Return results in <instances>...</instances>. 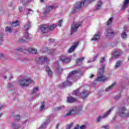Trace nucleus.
<instances>
[{"label": "nucleus", "mask_w": 129, "mask_h": 129, "mask_svg": "<svg viewBox=\"0 0 129 129\" xmlns=\"http://www.w3.org/2000/svg\"><path fill=\"white\" fill-rule=\"evenodd\" d=\"M104 62H105V57H101L100 59L101 67L98 70L97 78L95 79V81L97 82H104L108 79L104 75V68L105 67V64L103 63Z\"/></svg>", "instance_id": "f257e3e1"}, {"label": "nucleus", "mask_w": 129, "mask_h": 129, "mask_svg": "<svg viewBox=\"0 0 129 129\" xmlns=\"http://www.w3.org/2000/svg\"><path fill=\"white\" fill-rule=\"evenodd\" d=\"M93 2H95V0H82L81 1L78 2L76 3L73 13L74 14L76 13V11L80 10L82 7H87L89 4L93 3Z\"/></svg>", "instance_id": "f03ea898"}, {"label": "nucleus", "mask_w": 129, "mask_h": 129, "mask_svg": "<svg viewBox=\"0 0 129 129\" xmlns=\"http://www.w3.org/2000/svg\"><path fill=\"white\" fill-rule=\"evenodd\" d=\"M79 73V71H73L70 73L69 75L68 76L67 81L64 82V83L61 84L59 85V87L60 88H64V87H66V86H70L72 83L70 82V78L72 77L74 75H76V74H78Z\"/></svg>", "instance_id": "7ed1b4c3"}, {"label": "nucleus", "mask_w": 129, "mask_h": 129, "mask_svg": "<svg viewBox=\"0 0 129 129\" xmlns=\"http://www.w3.org/2000/svg\"><path fill=\"white\" fill-rule=\"evenodd\" d=\"M32 83H34V81L29 77H24L18 81V84L21 87H27Z\"/></svg>", "instance_id": "20e7f679"}, {"label": "nucleus", "mask_w": 129, "mask_h": 129, "mask_svg": "<svg viewBox=\"0 0 129 129\" xmlns=\"http://www.w3.org/2000/svg\"><path fill=\"white\" fill-rule=\"evenodd\" d=\"M82 106L73 107L70 111L66 114L65 116H71L75 113H79L80 111H82Z\"/></svg>", "instance_id": "39448f33"}, {"label": "nucleus", "mask_w": 129, "mask_h": 129, "mask_svg": "<svg viewBox=\"0 0 129 129\" xmlns=\"http://www.w3.org/2000/svg\"><path fill=\"white\" fill-rule=\"evenodd\" d=\"M73 94L76 96H80V97H82L83 99H85V98H86V97H87V96H88L89 95V92L86 90H84L81 93H80L79 92V90H77L73 91Z\"/></svg>", "instance_id": "423d86ee"}, {"label": "nucleus", "mask_w": 129, "mask_h": 129, "mask_svg": "<svg viewBox=\"0 0 129 129\" xmlns=\"http://www.w3.org/2000/svg\"><path fill=\"white\" fill-rule=\"evenodd\" d=\"M113 110V107L110 108L108 111H107L105 113H104L102 116L99 115L97 118V122H100V120L102 119V118H106L110 113H111V111Z\"/></svg>", "instance_id": "0eeeda50"}, {"label": "nucleus", "mask_w": 129, "mask_h": 129, "mask_svg": "<svg viewBox=\"0 0 129 129\" xmlns=\"http://www.w3.org/2000/svg\"><path fill=\"white\" fill-rule=\"evenodd\" d=\"M81 26V23L80 22H74L71 25V35H72L73 33H75V32H76L77 31V29L79 28Z\"/></svg>", "instance_id": "6e6552de"}, {"label": "nucleus", "mask_w": 129, "mask_h": 129, "mask_svg": "<svg viewBox=\"0 0 129 129\" xmlns=\"http://www.w3.org/2000/svg\"><path fill=\"white\" fill-rule=\"evenodd\" d=\"M35 60L38 64H41V63H44V62H48V61H49V58L46 56H41L36 57Z\"/></svg>", "instance_id": "1a4fd4ad"}, {"label": "nucleus", "mask_w": 129, "mask_h": 129, "mask_svg": "<svg viewBox=\"0 0 129 129\" xmlns=\"http://www.w3.org/2000/svg\"><path fill=\"white\" fill-rule=\"evenodd\" d=\"M59 60L62 61V63H67L71 62V56H66L65 55H62L59 57Z\"/></svg>", "instance_id": "9d476101"}, {"label": "nucleus", "mask_w": 129, "mask_h": 129, "mask_svg": "<svg viewBox=\"0 0 129 129\" xmlns=\"http://www.w3.org/2000/svg\"><path fill=\"white\" fill-rule=\"evenodd\" d=\"M40 30L43 34H46L49 32V25L45 24L41 25L40 27Z\"/></svg>", "instance_id": "9b49d317"}, {"label": "nucleus", "mask_w": 129, "mask_h": 129, "mask_svg": "<svg viewBox=\"0 0 129 129\" xmlns=\"http://www.w3.org/2000/svg\"><path fill=\"white\" fill-rule=\"evenodd\" d=\"M105 35L106 37H110V36L113 35V31L111 28H109L106 30Z\"/></svg>", "instance_id": "f8f14e48"}, {"label": "nucleus", "mask_w": 129, "mask_h": 129, "mask_svg": "<svg viewBox=\"0 0 129 129\" xmlns=\"http://www.w3.org/2000/svg\"><path fill=\"white\" fill-rule=\"evenodd\" d=\"M30 39L29 37V33L26 32L23 36V37L20 39V42H26L27 40Z\"/></svg>", "instance_id": "ddd939ff"}, {"label": "nucleus", "mask_w": 129, "mask_h": 129, "mask_svg": "<svg viewBox=\"0 0 129 129\" xmlns=\"http://www.w3.org/2000/svg\"><path fill=\"white\" fill-rule=\"evenodd\" d=\"M56 8H57V7L53 5L48 6L45 9V13H49V12H51L52 10H55Z\"/></svg>", "instance_id": "4468645a"}, {"label": "nucleus", "mask_w": 129, "mask_h": 129, "mask_svg": "<svg viewBox=\"0 0 129 129\" xmlns=\"http://www.w3.org/2000/svg\"><path fill=\"white\" fill-rule=\"evenodd\" d=\"M78 42H76L74 45L72 46L69 49H68V53H72L74 50H75V48L78 46Z\"/></svg>", "instance_id": "2eb2a0df"}, {"label": "nucleus", "mask_w": 129, "mask_h": 129, "mask_svg": "<svg viewBox=\"0 0 129 129\" xmlns=\"http://www.w3.org/2000/svg\"><path fill=\"white\" fill-rule=\"evenodd\" d=\"M67 101L70 103H73V102H76L77 101V99L72 96H69L67 98Z\"/></svg>", "instance_id": "dca6fc26"}, {"label": "nucleus", "mask_w": 129, "mask_h": 129, "mask_svg": "<svg viewBox=\"0 0 129 129\" xmlns=\"http://www.w3.org/2000/svg\"><path fill=\"white\" fill-rule=\"evenodd\" d=\"M102 6V2L100 1H99L96 6L95 10V11H99V10L101 9V7Z\"/></svg>", "instance_id": "f3484780"}, {"label": "nucleus", "mask_w": 129, "mask_h": 129, "mask_svg": "<svg viewBox=\"0 0 129 129\" xmlns=\"http://www.w3.org/2000/svg\"><path fill=\"white\" fill-rule=\"evenodd\" d=\"M84 59H85V57H82L81 58H77L76 60V63L77 65H81V64H82V62H83V60H84Z\"/></svg>", "instance_id": "a211bd4d"}, {"label": "nucleus", "mask_w": 129, "mask_h": 129, "mask_svg": "<svg viewBox=\"0 0 129 129\" xmlns=\"http://www.w3.org/2000/svg\"><path fill=\"white\" fill-rule=\"evenodd\" d=\"M27 51L32 54H37V49L33 47L28 48Z\"/></svg>", "instance_id": "6ab92c4d"}, {"label": "nucleus", "mask_w": 129, "mask_h": 129, "mask_svg": "<svg viewBox=\"0 0 129 129\" xmlns=\"http://www.w3.org/2000/svg\"><path fill=\"white\" fill-rule=\"evenodd\" d=\"M100 39V34H95L94 37L91 39V41H98Z\"/></svg>", "instance_id": "aec40b11"}, {"label": "nucleus", "mask_w": 129, "mask_h": 129, "mask_svg": "<svg viewBox=\"0 0 129 129\" xmlns=\"http://www.w3.org/2000/svg\"><path fill=\"white\" fill-rule=\"evenodd\" d=\"M11 126L13 129H19L21 127V126L19 124H17L15 122L11 123Z\"/></svg>", "instance_id": "412c9836"}, {"label": "nucleus", "mask_w": 129, "mask_h": 129, "mask_svg": "<svg viewBox=\"0 0 129 129\" xmlns=\"http://www.w3.org/2000/svg\"><path fill=\"white\" fill-rule=\"evenodd\" d=\"M128 4H129V0H124L123 5L122 6L121 8V11H123V10H124V9H125V8H126V7L128 6Z\"/></svg>", "instance_id": "4be33fe9"}, {"label": "nucleus", "mask_w": 129, "mask_h": 129, "mask_svg": "<svg viewBox=\"0 0 129 129\" xmlns=\"http://www.w3.org/2000/svg\"><path fill=\"white\" fill-rule=\"evenodd\" d=\"M30 22L28 21L27 24L24 27V31H28L30 28H31V25H30Z\"/></svg>", "instance_id": "5701e85b"}, {"label": "nucleus", "mask_w": 129, "mask_h": 129, "mask_svg": "<svg viewBox=\"0 0 129 129\" xmlns=\"http://www.w3.org/2000/svg\"><path fill=\"white\" fill-rule=\"evenodd\" d=\"M23 51V49L21 47L18 48L16 49H14L13 50H12V53H14V54H17L18 52H22Z\"/></svg>", "instance_id": "b1692460"}, {"label": "nucleus", "mask_w": 129, "mask_h": 129, "mask_svg": "<svg viewBox=\"0 0 129 129\" xmlns=\"http://www.w3.org/2000/svg\"><path fill=\"white\" fill-rule=\"evenodd\" d=\"M45 110V102H41L40 107V111H44Z\"/></svg>", "instance_id": "393cba45"}, {"label": "nucleus", "mask_w": 129, "mask_h": 129, "mask_svg": "<svg viewBox=\"0 0 129 129\" xmlns=\"http://www.w3.org/2000/svg\"><path fill=\"white\" fill-rule=\"evenodd\" d=\"M46 69V72L48 74V76H49V77H52V71H51V69H50V68L47 67Z\"/></svg>", "instance_id": "a878e982"}, {"label": "nucleus", "mask_w": 129, "mask_h": 129, "mask_svg": "<svg viewBox=\"0 0 129 129\" xmlns=\"http://www.w3.org/2000/svg\"><path fill=\"white\" fill-rule=\"evenodd\" d=\"M121 64V61L120 60H117L115 64V67L114 68L116 69H117V68H118L120 65Z\"/></svg>", "instance_id": "bb28decb"}, {"label": "nucleus", "mask_w": 129, "mask_h": 129, "mask_svg": "<svg viewBox=\"0 0 129 129\" xmlns=\"http://www.w3.org/2000/svg\"><path fill=\"white\" fill-rule=\"evenodd\" d=\"M113 56H114V57H119V56H120V52L118 51H114L113 52Z\"/></svg>", "instance_id": "cd10ccee"}, {"label": "nucleus", "mask_w": 129, "mask_h": 129, "mask_svg": "<svg viewBox=\"0 0 129 129\" xmlns=\"http://www.w3.org/2000/svg\"><path fill=\"white\" fill-rule=\"evenodd\" d=\"M56 27H57L56 24H52L50 26H49V32H50V31H53Z\"/></svg>", "instance_id": "c85d7f7f"}, {"label": "nucleus", "mask_w": 129, "mask_h": 129, "mask_svg": "<svg viewBox=\"0 0 129 129\" xmlns=\"http://www.w3.org/2000/svg\"><path fill=\"white\" fill-rule=\"evenodd\" d=\"M115 84H116L115 83L112 84L110 86L106 88L105 91H109V90H110V89H111V88H112V87H113Z\"/></svg>", "instance_id": "c756f323"}, {"label": "nucleus", "mask_w": 129, "mask_h": 129, "mask_svg": "<svg viewBox=\"0 0 129 129\" xmlns=\"http://www.w3.org/2000/svg\"><path fill=\"white\" fill-rule=\"evenodd\" d=\"M47 124H48V121H45L42 124L39 129H44L45 128L46 126H47Z\"/></svg>", "instance_id": "7c9ffc66"}, {"label": "nucleus", "mask_w": 129, "mask_h": 129, "mask_svg": "<svg viewBox=\"0 0 129 129\" xmlns=\"http://www.w3.org/2000/svg\"><path fill=\"white\" fill-rule=\"evenodd\" d=\"M5 30L7 33H12V32H13V29L10 27H6Z\"/></svg>", "instance_id": "2f4dec72"}, {"label": "nucleus", "mask_w": 129, "mask_h": 129, "mask_svg": "<svg viewBox=\"0 0 129 129\" xmlns=\"http://www.w3.org/2000/svg\"><path fill=\"white\" fill-rule=\"evenodd\" d=\"M112 17H110L109 20L107 21V26H109V25H111L112 23Z\"/></svg>", "instance_id": "473e14b6"}, {"label": "nucleus", "mask_w": 129, "mask_h": 129, "mask_svg": "<svg viewBox=\"0 0 129 129\" xmlns=\"http://www.w3.org/2000/svg\"><path fill=\"white\" fill-rule=\"evenodd\" d=\"M4 43V34H0V45Z\"/></svg>", "instance_id": "72a5a7b5"}, {"label": "nucleus", "mask_w": 129, "mask_h": 129, "mask_svg": "<svg viewBox=\"0 0 129 129\" xmlns=\"http://www.w3.org/2000/svg\"><path fill=\"white\" fill-rule=\"evenodd\" d=\"M56 70H57L58 72L59 73H61V72H62V71H63V70L62 69H61V67H60L59 66V65L58 64V63L57 64V66L56 67Z\"/></svg>", "instance_id": "f704fd0d"}, {"label": "nucleus", "mask_w": 129, "mask_h": 129, "mask_svg": "<svg viewBox=\"0 0 129 129\" xmlns=\"http://www.w3.org/2000/svg\"><path fill=\"white\" fill-rule=\"evenodd\" d=\"M33 0H22V3L23 5H27V4H29V3L32 2Z\"/></svg>", "instance_id": "c9c22d12"}, {"label": "nucleus", "mask_w": 129, "mask_h": 129, "mask_svg": "<svg viewBox=\"0 0 129 129\" xmlns=\"http://www.w3.org/2000/svg\"><path fill=\"white\" fill-rule=\"evenodd\" d=\"M19 25H20V22L19 21H16L15 22H13L12 24V27H17V26H19Z\"/></svg>", "instance_id": "e433bc0d"}, {"label": "nucleus", "mask_w": 129, "mask_h": 129, "mask_svg": "<svg viewBox=\"0 0 129 129\" xmlns=\"http://www.w3.org/2000/svg\"><path fill=\"white\" fill-rule=\"evenodd\" d=\"M121 37L122 39H123L124 40H125L126 39V34L125 32H123L121 35Z\"/></svg>", "instance_id": "4c0bfd02"}, {"label": "nucleus", "mask_w": 129, "mask_h": 129, "mask_svg": "<svg viewBox=\"0 0 129 129\" xmlns=\"http://www.w3.org/2000/svg\"><path fill=\"white\" fill-rule=\"evenodd\" d=\"M20 119H21V116H20V115L15 116V121H19Z\"/></svg>", "instance_id": "58836bf2"}, {"label": "nucleus", "mask_w": 129, "mask_h": 129, "mask_svg": "<svg viewBox=\"0 0 129 129\" xmlns=\"http://www.w3.org/2000/svg\"><path fill=\"white\" fill-rule=\"evenodd\" d=\"M38 90H39V88H38V87L34 88V89L32 91V93L33 94L35 93V92H37V91H38Z\"/></svg>", "instance_id": "ea45409f"}, {"label": "nucleus", "mask_w": 129, "mask_h": 129, "mask_svg": "<svg viewBox=\"0 0 129 129\" xmlns=\"http://www.w3.org/2000/svg\"><path fill=\"white\" fill-rule=\"evenodd\" d=\"M62 108H64V106H61L56 107L55 108V110H61V109H62Z\"/></svg>", "instance_id": "a19ab883"}, {"label": "nucleus", "mask_w": 129, "mask_h": 129, "mask_svg": "<svg viewBox=\"0 0 129 129\" xmlns=\"http://www.w3.org/2000/svg\"><path fill=\"white\" fill-rule=\"evenodd\" d=\"M114 98L117 100V99H119V98H120V94H118L116 96H115Z\"/></svg>", "instance_id": "79ce46f5"}, {"label": "nucleus", "mask_w": 129, "mask_h": 129, "mask_svg": "<svg viewBox=\"0 0 129 129\" xmlns=\"http://www.w3.org/2000/svg\"><path fill=\"white\" fill-rule=\"evenodd\" d=\"M102 129H109L108 125H103L101 126Z\"/></svg>", "instance_id": "37998d69"}, {"label": "nucleus", "mask_w": 129, "mask_h": 129, "mask_svg": "<svg viewBox=\"0 0 129 129\" xmlns=\"http://www.w3.org/2000/svg\"><path fill=\"white\" fill-rule=\"evenodd\" d=\"M80 129H86V125H82L80 127Z\"/></svg>", "instance_id": "c03bdc74"}, {"label": "nucleus", "mask_w": 129, "mask_h": 129, "mask_svg": "<svg viewBox=\"0 0 129 129\" xmlns=\"http://www.w3.org/2000/svg\"><path fill=\"white\" fill-rule=\"evenodd\" d=\"M62 20H60L58 21V26H59V27H61V25H62Z\"/></svg>", "instance_id": "a18cd8bd"}, {"label": "nucleus", "mask_w": 129, "mask_h": 129, "mask_svg": "<svg viewBox=\"0 0 129 129\" xmlns=\"http://www.w3.org/2000/svg\"><path fill=\"white\" fill-rule=\"evenodd\" d=\"M72 127V124H69L67 126V129H70Z\"/></svg>", "instance_id": "49530a36"}, {"label": "nucleus", "mask_w": 129, "mask_h": 129, "mask_svg": "<svg viewBox=\"0 0 129 129\" xmlns=\"http://www.w3.org/2000/svg\"><path fill=\"white\" fill-rule=\"evenodd\" d=\"M27 122H28V120H25L23 121L22 124H26V123H27Z\"/></svg>", "instance_id": "de8ad7c7"}, {"label": "nucleus", "mask_w": 129, "mask_h": 129, "mask_svg": "<svg viewBox=\"0 0 129 129\" xmlns=\"http://www.w3.org/2000/svg\"><path fill=\"white\" fill-rule=\"evenodd\" d=\"M94 77V75L93 74H91L89 76V78H93Z\"/></svg>", "instance_id": "09e8293b"}, {"label": "nucleus", "mask_w": 129, "mask_h": 129, "mask_svg": "<svg viewBox=\"0 0 129 129\" xmlns=\"http://www.w3.org/2000/svg\"><path fill=\"white\" fill-rule=\"evenodd\" d=\"M11 87H12V84H9L8 85V88H11Z\"/></svg>", "instance_id": "8fccbe9b"}, {"label": "nucleus", "mask_w": 129, "mask_h": 129, "mask_svg": "<svg viewBox=\"0 0 129 129\" xmlns=\"http://www.w3.org/2000/svg\"><path fill=\"white\" fill-rule=\"evenodd\" d=\"M19 12H22V11H23V8L19 7Z\"/></svg>", "instance_id": "3c124183"}, {"label": "nucleus", "mask_w": 129, "mask_h": 129, "mask_svg": "<svg viewBox=\"0 0 129 129\" xmlns=\"http://www.w3.org/2000/svg\"><path fill=\"white\" fill-rule=\"evenodd\" d=\"M3 57H4V55H3V54L0 53V59H2V58H3Z\"/></svg>", "instance_id": "603ef678"}, {"label": "nucleus", "mask_w": 129, "mask_h": 129, "mask_svg": "<svg viewBox=\"0 0 129 129\" xmlns=\"http://www.w3.org/2000/svg\"><path fill=\"white\" fill-rule=\"evenodd\" d=\"M96 58H97V56H96V58H94L93 60H91V62L94 61L95 60H96Z\"/></svg>", "instance_id": "864d4df0"}, {"label": "nucleus", "mask_w": 129, "mask_h": 129, "mask_svg": "<svg viewBox=\"0 0 129 129\" xmlns=\"http://www.w3.org/2000/svg\"><path fill=\"white\" fill-rule=\"evenodd\" d=\"M74 129H79V126L77 125L76 127H75Z\"/></svg>", "instance_id": "5fc2aeb1"}, {"label": "nucleus", "mask_w": 129, "mask_h": 129, "mask_svg": "<svg viewBox=\"0 0 129 129\" xmlns=\"http://www.w3.org/2000/svg\"><path fill=\"white\" fill-rule=\"evenodd\" d=\"M49 42H54V40L53 39H50Z\"/></svg>", "instance_id": "6e6d98bb"}, {"label": "nucleus", "mask_w": 129, "mask_h": 129, "mask_svg": "<svg viewBox=\"0 0 129 129\" xmlns=\"http://www.w3.org/2000/svg\"><path fill=\"white\" fill-rule=\"evenodd\" d=\"M30 12H33V11H32L31 9H29L28 10V13H30Z\"/></svg>", "instance_id": "4d7b16f0"}, {"label": "nucleus", "mask_w": 129, "mask_h": 129, "mask_svg": "<svg viewBox=\"0 0 129 129\" xmlns=\"http://www.w3.org/2000/svg\"><path fill=\"white\" fill-rule=\"evenodd\" d=\"M4 79H7V77L6 76H4L3 77Z\"/></svg>", "instance_id": "13d9d810"}, {"label": "nucleus", "mask_w": 129, "mask_h": 129, "mask_svg": "<svg viewBox=\"0 0 129 129\" xmlns=\"http://www.w3.org/2000/svg\"><path fill=\"white\" fill-rule=\"evenodd\" d=\"M58 126H59V124H57L56 125V128H58Z\"/></svg>", "instance_id": "bf43d9fd"}, {"label": "nucleus", "mask_w": 129, "mask_h": 129, "mask_svg": "<svg viewBox=\"0 0 129 129\" xmlns=\"http://www.w3.org/2000/svg\"><path fill=\"white\" fill-rule=\"evenodd\" d=\"M44 0H40V3H44Z\"/></svg>", "instance_id": "052dcab7"}, {"label": "nucleus", "mask_w": 129, "mask_h": 129, "mask_svg": "<svg viewBox=\"0 0 129 129\" xmlns=\"http://www.w3.org/2000/svg\"><path fill=\"white\" fill-rule=\"evenodd\" d=\"M2 115H3V113L0 114V117H1V116H2Z\"/></svg>", "instance_id": "680f3d73"}, {"label": "nucleus", "mask_w": 129, "mask_h": 129, "mask_svg": "<svg viewBox=\"0 0 129 129\" xmlns=\"http://www.w3.org/2000/svg\"><path fill=\"white\" fill-rule=\"evenodd\" d=\"M2 107H3V106H1L0 107V110H1V109H2Z\"/></svg>", "instance_id": "e2e57ef3"}, {"label": "nucleus", "mask_w": 129, "mask_h": 129, "mask_svg": "<svg viewBox=\"0 0 129 129\" xmlns=\"http://www.w3.org/2000/svg\"><path fill=\"white\" fill-rule=\"evenodd\" d=\"M45 50L49 51V50H48V49H47V48H46V49H45Z\"/></svg>", "instance_id": "0e129e2a"}]
</instances>
